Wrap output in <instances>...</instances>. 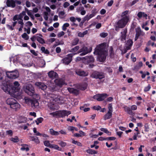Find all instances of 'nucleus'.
I'll use <instances>...</instances> for the list:
<instances>
[{"label": "nucleus", "mask_w": 156, "mask_h": 156, "mask_svg": "<svg viewBox=\"0 0 156 156\" xmlns=\"http://www.w3.org/2000/svg\"><path fill=\"white\" fill-rule=\"evenodd\" d=\"M94 53L98 55L97 59L100 62H104L105 60L107 54L106 44L103 43L97 46Z\"/></svg>", "instance_id": "1"}, {"label": "nucleus", "mask_w": 156, "mask_h": 156, "mask_svg": "<svg viewBox=\"0 0 156 156\" xmlns=\"http://www.w3.org/2000/svg\"><path fill=\"white\" fill-rule=\"evenodd\" d=\"M129 17L125 16L119 20L116 23V27L122 28L124 27L128 22Z\"/></svg>", "instance_id": "2"}, {"label": "nucleus", "mask_w": 156, "mask_h": 156, "mask_svg": "<svg viewBox=\"0 0 156 156\" xmlns=\"http://www.w3.org/2000/svg\"><path fill=\"white\" fill-rule=\"evenodd\" d=\"M49 97L50 98H48L50 99V101L53 105L55 103L59 104L62 103L61 101L62 99V97L60 96L51 94L49 95Z\"/></svg>", "instance_id": "3"}, {"label": "nucleus", "mask_w": 156, "mask_h": 156, "mask_svg": "<svg viewBox=\"0 0 156 156\" xmlns=\"http://www.w3.org/2000/svg\"><path fill=\"white\" fill-rule=\"evenodd\" d=\"M24 91L28 94L30 96L34 95V90L33 86L30 84H28L24 86L23 87Z\"/></svg>", "instance_id": "4"}, {"label": "nucleus", "mask_w": 156, "mask_h": 156, "mask_svg": "<svg viewBox=\"0 0 156 156\" xmlns=\"http://www.w3.org/2000/svg\"><path fill=\"white\" fill-rule=\"evenodd\" d=\"M25 102L34 108H36L39 105V103L36 99H31L29 98H25Z\"/></svg>", "instance_id": "5"}, {"label": "nucleus", "mask_w": 156, "mask_h": 156, "mask_svg": "<svg viewBox=\"0 0 156 156\" xmlns=\"http://www.w3.org/2000/svg\"><path fill=\"white\" fill-rule=\"evenodd\" d=\"M5 73L7 77L10 79H15L19 76V73L17 70L6 71Z\"/></svg>", "instance_id": "6"}, {"label": "nucleus", "mask_w": 156, "mask_h": 156, "mask_svg": "<svg viewBox=\"0 0 156 156\" xmlns=\"http://www.w3.org/2000/svg\"><path fill=\"white\" fill-rule=\"evenodd\" d=\"M75 54L73 53L69 54L66 57L62 60V62L64 64L68 65L72 61V57Z\"/></svg>", "instance_id": "7"}, {"label": "nucleus", "mask_w": 156, "mask_h": 156, "mask_svg": "<svg viewBox=\"0 0 156 156\" xmlns=\"http://www.w3.org/2000/svg\"><path fill=\"white\" fill-rule=\"evenodd\" d=\"M107 96V94L104 93L95 95L93 96V98L98 101H101L104 100Z\"/></svg>", "instance_id": "8"}, {"label": "nucleus", "mask_w": 156, "mask_h": 156, "mask_svg": "<svg viewBox=\"0 0 156 156\" xmlns=\"http://www.w3.org/2000/svg\"><path fill=\"white\" fill-rule=\"evenodd\" d=\"M92 77L94 78L101 79L104 78L105 76L103 73L95 72L92 74Z\"/></svg>", "instance_id": "9"}, {"label": "nucleus", "mask_w": 156, "mask_h": 156, "mask_svg": "<svg viewBox=\"0 0 156 156\" xmlns=\"http://www.w3.org/2000/svg\"><path fill=\"white\" fill-rule=\"evenodd\" d=\"M13 86L12 88V90L14 93L19 91L20 90L19 84L18 82L16 81L13 83Z\"/></svg>", "instance_id": "10"}, {"label": "nucleus", "mask_w": 156, "mask_h": 156, "mask_svg": "<svg viewBox=\"0 0 156 156\" xmlns=\"http://www.w3.org/2000/svg\"><path fill=\"white\" fill-rule=\"evenodd\" d=\"M89 52L88 48L85 46L83 47L80 49L78 51V53H81L80 55L83 56L86 55Z\"/></svg>", "instance_id": "11"}, {"label": "nucleus", "mask_w": 156, "mask_h": 156, "mask_svg": "<svg viewBox=\"0 0 156 156\" xmlns=\"http://www.w3.org/2000/svg\"><path fill=\"white\" fill-rule=\"evenodd\" d=\"M71 113V112L70 111L66 110L59 111V117H63L66 116H68Z\"/></svg>", "instance_id": "12"}, {"label": "nucleus", "mask_w": 156, "mask_h": 156, "mask_svg": "<svg viewBox=\"0 0 156 156\" xmlns=\"http://www.w3.org/2000/svg\"><path fill=\"white\" fill-rule=\"evenodd\" d=\"M2 89L5 92L9 94H11L12 93V89H11L9 85L6 84L3 85L2 87Z\"/></svg>", "instance_id": "13"}, {"label": "nucleus", "mask_w": 156, "mask_h": 156, "mask_svg": "<svg viewBox=\"0 0 156 156\" xmlns=\"http://www.w3.org/2000/svg\"><path fill=\"white\" fill-rule=\"evenodd\" d=\"M84 63L86 64H89L94 62V59L91 56H87L84 58Z\"/></svg>", "instance_id": "14"}, {"label": "nucleus", "mask_w": 156, "mask_h": 156, "mask_svg": "<svg viewBox=\"0 0 156 156\" xmlns=\"http://www.w3.org/2000/svg\"><path fill=\"white\" fill-rule=\"evenodd\" d=\"M127 29H124L122 30V31L121 33L120 39L122 41H124L126 40V34L127 33Z\"/></svg>", "instance_id": "15"}, {"label": "nucleus", "mask_w": 156, "mask_h": 156, "mask_svg": "<svg viewBox=\"0 0 156 156\" xmlns=\"http://www.w3.org/2000/svg\"><path fill=\"white\" fill-rule=\"evenodd\" d=\"M35 85L38 87L42 90H44L46 89L47 86L44 83L41 82H37L35 83Z\"/></svg>", "instance_id": "16"}, {"label": "nucleus", "mask_w": 156, "mask_h": 156, "mask_svg": "<svg viewBox=\"0 0 156 156\" xmlns=\"http://www.w3.org/2000/svg\"><path fill=\"white\" fill-rule=\"evenodd\" d=\"M55 82L56 85L60 87L65 84L64 80L62 79H56L55 80Z\"/></svg>", "instance_id": "17"}, {"label": "nucleus", "mask_w": 156, "mask_h": 156, "mask_svg": "<svg viewBox=\"0 0 156 156\" xmlns=\"http://www.w3.org/2000/svg\"><path fill=\"white\" fill-rule=\"evenodd\" d=\"M49 77L51 79H53L57 77L58 75L55 72L51 71L49 72L48 73Z\"/></svg>", "instance_id": "18"}, {"label": "nucleus", "mask_w": 156, "mask_h": 156, "mask_svg": "<svg viewBox=\"0 0 156 156\" xmlns=\"http://www.w3.org/2000/svg\"><path fill=\"white\" fill-rule=\"evenodd\" d=\"M76 73L78 75L81 76H86L88 75V73L87 72H85L81 70H77L76 71Z\"/></svg>", "instance_id": "19"}, {"label": "nucleus", "mask_w": 156, "mask_h": 156, "mask_svg": "<svg viewBox=\"0 0 156 156\" xmlns=\"http://www.w3.org/2000/svg\"><path fill=\"white\" fill-rule=\"evenodd\" d=\"M137 16L138 17V20L140 19L142 17H145L146 19H147V15L145 12H138Z\"/></svg>", "instance_id": "20"}, {"label": "nucleus", "mask_w": 156, "mask_h": 156, "mask_svg": "<svg viewBox=\"0 0 156 156\" xmlns=\"http://www.w3.org/2000/svg\"><path fill=\"white\" fill-rule=\"evenodd\" d=\"M6 4L9 7L14 8L15 6V2L13 0H7Z\"/></svg>", "instance_id": "21"}, {"label": "nucleus", "mask_w": 156, "mask_h": 156, "mask_svg": "<svg viewBox=\"0 0 156 156\" xmlns=\"http://www.w3.org/2000/svg\"><path fill=\"white\" fill-rule=\"evenodd\" d=\"M10 107L11 108L16 111L18 109H19L20 108V105L16 101V102H15V103H14L12 105H11Z\"/></svg>", "instance_id": "22"}, {"label": "nucleus", "mask_w": 156, "mask_h": 156, "mask_svg": "<svg viewBox=\"0 0 156 156\" xmlns=\"http://www.w3.org/2000/svg\"><path fill=\"white\" fill-rule=\"evenodd\" d=\"M6 101L7 104L9 105L11 107L14 103L16 102V101L14 98H11L8 99Z\"/></svg>", "instance_id": "23"}, {"label": "nucleus", "mask_w": 156, "mask_h": 156, "mask_svg": "<svg viewBox=\"0 0 156 156\" xmlns=\"http://www.w3.org/2000/svg\"><path fill=\"white\" fill-rule=\"evenodd\" d=\"M67 90L70 93L76 95L78 94L79 93L78 90L73 88H68Z\"/></svg>", "instance_id": "24"}, {"label": "nucleus", "mask_w": 156, "mask_h": 156, "mask_svg": "<svg viewBox=\"0 0 156 156\" xmlns=\"http://www.w3.org/2000/svg\"><path fill=\"white\" fill-rule=\"evenodd\" d=\"M76 10L78 12L80 11H81L80 14L82 15H84L86 14V11L84 10V8L83 6H80Z\"/></svg>", "instance_id": "25"}, {"label": "nucleus", "mask_w": 156, "mask_h": 156, "mask_svg": "<svg viewBox=\"0 0 156 156\" xmlns=\"http://www.w3.org/2000/svg\"><path fill=\"white\" fill-rule=\"evenodd\" d=\"M42 36L40 35V36H38L37 34V40L40 43L43 44L45 43L44 40L42 38Z\"/></svg>", "instance_id": "26"}, {"label": "nucleus", "mask_w": 156, "mask_h": 156, "mask_svg": "<svg viewBox=\"0 0 156 156\" xmlns=\"http://www.w3.org/2000/svg\"><path fill=\"white\" fill-rule=\"evenodd\" d=\"M133 43V41L131 39H129L127 40L126 43V48L127 50L130 49V47L132 45Z\"/></svg>", "instance_id": "27"}, {"label": "nucleus", "mask_w": 156, "mask_h": 156, "mask_svg": "<svg viewBox=\"0 0 156 156\" xmlns=\"http://www.w3.org/2000/svg\"><path fill=\"white\" fill-rule=\"evenodd\" d=\"M124 111L128 114L130 115H132L133 113V112L131 109V108L127 106L123 107Z\"/></svg>", "instance_id": "28"}, {"label": "nucleus", "mask_w": 156, "mask_h": 156, "mask_svg": "<svg viewBox=\"0 0 156 156\" xmlns=\"http://www.w3.org/2000/svg\"><path fill=\"white\" fill-rule=\"evenodd\" d=\"M112 113L108 112L105 115L104 117V119L105 120L110 119L112 117Z\"/></svg>", "instance_id": "29"}, {"label": "nucleus", "mask_w": 156, "mask_h": 156, "mask_svg": "<svg viewBox=\"0 0 156 156\" xmlns=\"http://www.w3.org/2000/svg\"><path fill=\"white\" fill-rule=\"evenodd\" d=\"M87 84L86 83L83 84H80L78 86V88L82 90H84L87 87Z\"/></svg>", "instance_id": "30"}, {"label": "nucleus", "mask_w": 156, "mask_h": 156, "mask_svg": "<svg viewBox=\"0 0 156 156\" xmlns=\"http://www.w3.org/2000/svg\"><path fill=\"white\" fill-rule=\"evenodd\" d=\"M49 132L51 134L53 135L57 136L59 134V133L58 132L54 131L52 129H50Z\"/></svg>", "instance_id": "31"}, {"label": "nucleus", "mask_w": 156, "mask_h": 156, "mask_svg": "<svg viewBox=\"0 0 156 156\" xmlns=\"http://www.w3.org/2000/svg\"><path fill=\"white\" fill-rule=\"evenodd\" d=\"M94 13H92L89 15H86L84 18V20H88L94 17L95 16Z\"/></svg>", "instance_id": "32"}, {"label": "nucleus", "mask_w": 156, "mask_h": 156, "mask_svg": "<svg viewBox=\"0 0 156 156\" xmlns=\"http://www.w3.org/2000/svg\"><path fill=\"white\" fill-rule=\"evenodd\" d=\"M88 33L87 30H86L83 31V33L80 32L78 33V35L79 37H83L85 35L87 34Z\"/></svg>", "instance_id": "33"}, {"label": "nucleus", "mask_w": 156, "mask_h": 156, "mask_svg": "<svg viewBox=\"0 0 156 156\" xmlns=\"http://www.w3.org/2000/svg\"><path fill=\"white\" fill-rule=\"evenodd\" d=\"M79 41V39L77 38H75L72 42L71 44L72 46L76 45Z\"/></svg>", "instance_id": "34"}, {"label": "nucleus", "mask_w": 156, "mask_h": 156, "mask_svg": "<svg viewBox=\"0 0 156 156\" xmlns=\"http://www.w3.org/2000/svg\"><path fill=\"white\" fill-rule=\"evenodd\" d=\"M21 146H22V147L20 148L21 150L22 151H24L25 150L27 151L29 150V148L28 147L27 145L22 144L21 145Z\"/></svg>", "instance_id": "35"}, {"label": "nucleus", "mask_w": 156, "mask_h": 156, "mask_svg": "<svg viewBox=\"0 0 156 156\" xmlns=\"http://www.w3.org/2000/svg\"><path fill=\"white\" fill-rule=\"evenodd\" d=\"M50 147L54 148L58 151H61V148L59 147L58 145L56 144H51V146H50Z\"/></svg>", "instance_id": "36"}, {"label": "nucleus", "mask_w": 156, "mask_h": 156, "mask_svg": "<svg viewBox=\"0 0 156 156\" xmlns=\"http://www.w3.org/2000/svg\"><path fill=\"white\" fill-rule=\"evenodd\" d=\"M136 35L140 36L142 34V31L140 27L136 28Z\"/></svg>", "instance_id": "37"}, {"label": "nucleus", "mask_w": 156, "mask_h": 156, "mask_svg": "<svg viewBox=\"0 0 156 156\" xmlns=\"http://www.w3.org/2000/svg\"><path fill=\"white\" fill-rule=\"evenodd\" d=\"M86 151L87 153L91 154H96L97 153V151H95L94 150L91 149H89L88 150H87Z\"/></svg>", "instance_id": "38"}, {"label": "nucleus", "mask_w": 156, "mask_h": 156, "mask_svg": "<svg viewBox=\"0 0 156 156\" xmlns=\"http://www.w3.org/2000/svg\"><path fill=\"white\" fill-rule=\"evenodd\" d=\"M100 130L107 133L108 135L110 136L111 135V133L109 132L107 129L101 128L100 129Z\"/></svg>", "instance_id": "39"}, {"label": "nucleus", "mask_w": 156, "mask_h": 156, "mask_svg": "<svg viewBox=\"0 0 156 156\" xmlns=\"http://www.w3.org/2000/svg\"><path fill=\"white\" fill-rule=\"evenodd\" d=\"M72 140V143L73 144H75L76 145H77L78 146H82V144L81 143L77 141H76L75 140H73V139H71Z\"/></svg>", "instance_id": "40"}, {"label": "nucleus", "mask_w": 156, "mask_h": 156, "mask_svg": "<svg viewBox=\"0 0 156 156\" xmlns=\"http://www.w3.org/2000/svg\"><path fill=\"white\" fill-rule=\"evenodd\" d=\"M49 114L50 115H52V116L54 117H59V111H57L55 112L50 113H49Z\"/></svg>", "instance_id": "41"}, {"label": "nucleus", "mask_w": 156, "mask_h": 156, "mask_svg": "<svg viewBox=\"0 0 156 156\" xmlns=\"http://www.w3.org/2000/svg\"><path fill=\"white\" fill-rule=\"evenodd\" d=\"M80 48L79 46H77L74 47V48L71 49L69 51L71 52H74L78 51Z\"/></svg>", "instance_id": "42"}, {"label": "nucleus", "mask_w": 156, "mask_h": 156, "mask_svg": "<svg viewBox=\"0 0 156 156\" xmlns=\"http://www.w3.org/2000/svg\"><path fill=\"white\" fill-rule=\"evenodd\" d=\"M10 140L15 143L19 141V138L17 136H16L14 137L11 138Z\"/></svg>", "instance_id": "43"}, {"label": "nucleus", "mask_w": 156, "mask_h": 156, "mask_svg": "<svg viewBox=\"0 0 156 156\" xmlns=\"http://www.w3.org/2000/svg\"><path fill=\"white\" fill-rule=\"evenodd\" d=\"M41 50L42 52L45 54H48L49 53V52L47 49H46L44 47H42L41 48Z\"/></svg>", "instance_id": "44"}, {"label": "nucleus", "mask_w": 156, "mask_h": 156, "mask_svg": "<svg viewBox=\"0 0 156 156\" xmlns=\"http://www.w3.org/2000/svg\"><path fill=\"white\" fill-rule=\"evenodd\" d=\"M43 120V119L42 117H40L38 118L35 120V122L37 125H38L39 123H41Z\"/></svg>", "instance_id": "45"}, {"label": "nucleus", "mask_w": 156, "mask_h": 156, "mask_svg": "<svg viewBox=\"0 0 156 156\" xmlns=\"http://www.w3.org/2000/svg\"><path fill=\"white\" fill-rule=\"evenodd\" d=\"M65 12L64 11H60L58 13L59 16L61 18H64L65 17Z\"/></svg>", "instance_id": "46"}, {"label": "nucleus", "mask_w": 156, "mask_h": 156, "mask_svg": "<svg viewBox=\"0 0 156 156\" xmlns=\"http://www.w3.org/2000/svg\"><path fill=\"white\" fill-rule=\"evenodd\" d=\"M69 24L68 23H64L62 27V30L64 31H65L66 29V27H69Z\"/></svg>", "instance_id": "47"}, {"label": "nucleus", "mask_w": 156, "mask_h": 156, "mask_svg": "<svg viewBox=\"0 0 156 156\" xmlns=\"http://www.w3.org/2000/svg\"><path fill=\"white\" fill-rule=\"evenodd\" d=\"M22 38H24L25 40H28L29 38V36L27 34L24 33L21 35Z\"/></svg>", "instance_id": "48"}, {"label": "nucleus", "mask_w": 156, "mask_h": 156, "mask_svg": "<svg viewBox=\"0 0 156 156\" xmlns=\"http://www.w3.org/2000/svg\"><path fill=\"white\" fill-rule=\"evenodd\" d=\"M44 145L46 147H50V146L51 144L49 143V141L48 140H45L44 142Z\"/></svg>", "instance_id": "49"}, {"label": "nucleus", "mask_w": 156, "mask_h": 156, "mask_svg": "<svg viewBox=\"0 0 156 156\" xmlns=\"http://www.w3.org/2000/svg\"><path fill=\"white\" fill-rule=\"evenodd\" d=\"M18 23L20 25L19 28H23L24 25L23 20L18 21Z\"/></svg>", "instance_id": "50"}, {"label": "nucleus", "mask_w": 156, "mask_h": 156, "mask_svg": "<svg viewBox=\"0 0 156 156\" xmlns=\"http://www.w3.org/2000/svg\"><path fill=\"white\" fill-rule=\"evenodd\" d=\"M100 35L101 37L105 38L108 35V34L107 33L102 32L100 33Z\"/></svg>", "instance_id": "51"}, {"label": "nucleus", "mask_w": 156, "mask_h": 156, "mask_svg": "<svg viewBox=\"0 0 156 156\" xmlns=\"http://www.w3.org/2000/svg\"><path fill=\"white\" fill-rule=\"evenodd\" d=\"M109 111L108 112H110L112 113L113 112V108L112 105L111 104H110L108 105V107Z\"/></svg>", "instance_id": "52"}, {"label": "nucleus", "mask_w": 156, "mask_h": 156, "mask_svg": "<svg viewBox=\"0 0 156 156\" xmlns=\"http://www.w3.org/2000/svg\"><path fill=\"white\" fill-rule=\"evenodd\" d=\"M33 131L35 133V135L36 136H41V134L37 131L36 128H33Z\"/></svg>", "instance_id": "53"}, {"label": "nucleus", "mask_w": 156, "mask_h": 156, "mask_svg": "<svg viewBox=\"0 0 156 156\" xmlns=\"http://www.w3.org/2000/svg\"><path fill=\"white\" fill-rule=\"evenodd\" d=\"M25 26L27 27H30L33 25L32 23L30 21H27V22L25 24Z\"/></svg>", "instance_id": "54"}, {"label": "nucleus", "mask_w": 156, "mask_h": 156, "mask_svg": "<svg viewBox=\"0 0 156 156\" xmlns=\"http://www.w3.org/2000/svg\"><path fill=\"white\" fill-rule=\"evenodd\" d=\"M48 13L47 12H44V19L46 20H47L48 19Z\"/></svg>", "instance_id": "55"}, {"label": "nucleus", "mask_w": 156, "mask_h": 156, "mask_svg": "<svg viewBox=\"0 0 156 156\" xmlns=\"http://www.w3.org/2000/svg\"><path fill=\"white\" fill-rule=\"evenodd\" d=\"M151 88V86L150 84H149L147 86L145 87L144 90V91L145 92H147L150 90Z\"/></svg>", "instance_id": "56"}, {"label": "nucleus", "mask_w": 156, "mask_h": 156, "mask_svg": "<svg viewBox=\"0 0 156 156\" xmlns=\"http://www.w3.org/2000/svg\"><path fill=\"white\" fill-rule=\"evenodd\" d=\"M58 144L62 147H65L66 145V142H63L62 141H60Z\"/></svg>", "instance_id": "57"}, {"label": "nucleus", "mask_w": 156, "mask_h": 156, "mask_svg": "<svg viewBox=\"0 0 156 156\" xmlns=\"http://www.w3.org/2000/svg\"><path fill=\"white\" fill-rule=\"evenodd\" d=\"M33 141H34L37 144H38L40 143V141L38 137H34Z\"/></svg>", "instance_id": "58"}, {"label": "nucleus", "mask_w": 156, "mask_h": 156, "mask_svg": "<svg viewBox=\"0 0 156 156\" xmlns=\"http://www.w3.org/2000/svg\"><path fill=\"white\" fill-rule=\"evenodd\" d=\"M13 20L14 21H15L16 20H20V19L18 15H15L13 18Z\"/></svg>", "instance_id": "59"}, {"label": "nucleus", "mask_w": 156, "mask_h": 156, "mask_svg": "<svg viewBox=\"0 0 156 156\" xmlns=\"http://www.w3.org/2000/svg\"><path fill=\"white\" fill-rule=\"evenodd\" d=\"M64 34H65L64 32L63 31H61V32H59L58 34L57 35V36H58V37H62V36L63 35H64Z\"/></svg>", "instance_id": "60"}, {"label": "nucleus", "mask_w": 156, "mask_h": 156, "mask_svg": "<svg viewBox=\"0 0 156 156\" xmlns=\"http://www.w3.org/2000/svg\"><path fill=\"white\" fill-rule=\"evenodd\" d=\"M37 34L35 35H34L30 38L31 41L34 42L36 40H37Z\"/></svg>", "instance_id": "61"}, {"label": "nucleus", "mask_w": 156, "mask_h": 156, "mask_svg": "<svg viewBox=\"0 0 156 156\" xmlns=\"http://www.w3.org/2000/svg\"><path fill=\"white\" fill-rule=\"evenodd\" d=\"M129 12V11L128 10L125 11L123 12H122L121 15V17H123L125 16H126V15H127V14H128Z\"/></svg>", "instance_id": "62"}, {"label": "nucleus", "mask_w": 156, "mask_h": 156, "mask_svg": "<svg viewBox=\"0 0 156 156\" xmlns=\"http://www.w3.org/2000/svg\"><path fill=\"white\" fill-rule=\"evenodd\" d=\"M93 108L95 110H99L101 108L100 106L98 105L94 106Z\"/></svg>", "instance_id": "63"}, {"label": "nucleus", "mask_w": 156, "mask_h": 156, "mask_svg": "<svg viewBox=\"0 0 156 156\" xmlns=\"http://www.w3.org/2000/svg\"><path fill=\"white\" fill-rule=\"evenodd\" d=\"M114 2V1L113 0H111L110 1H109L108 3V6H111L113 4Z\"/></svg>", "instance_id": "64"}]
</instances>
